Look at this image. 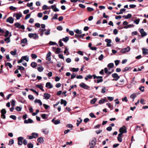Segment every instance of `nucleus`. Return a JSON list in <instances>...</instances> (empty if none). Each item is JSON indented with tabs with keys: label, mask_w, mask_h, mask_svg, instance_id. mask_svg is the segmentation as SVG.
Returning <instances> with one entry per match:
<instances>
[{
	"label": "nucleus",
	"mask_w": 148,
	"mask_h": 148,
	"mask_svg": "<svg viewBox=\"0 0 148 148\" xmlns=\"http://www.w3.org/2000/svg\"><path fill=\"white\" fill-rule=\"evenodd\" d=\"M136 97V95L134 94H133L131 95L130 96V98L132 99H133V101H134V99H135V97Z\"/></svg>",
	"instance_id": "a18cd8bd"
},
{
	"label": "nucleus",
	"mask_w": 148,
	"mask_h": 148,
	"mask_svg": "<svg viewBox=\"0 0 148 148\" xmlns=\"http://www.w3.org/2000/svg\"><path fill=\"white\" fill-rule=\"evenodd\" d=\"M62 40L60 39L59 41V45L60 47H61L63 46V43L62 42Z\"/></svg>",
	"instance_id": "3c124183"
},
{
	"label": "nucleus",
	"mask_w": 148,
	"mask_h": 148,
	"mask_svg": "<svg viewBox=\"0 0 148 148\" xmlns=\"http://www.w3.org/2000/svg\"><path fill=\"white\" fill-rule=\"evenodd\" d=\"M60 103L61 104H64V106H66L67 104V102L66 100L61 99L60 100Z\"/></svg>",
	"instance_id": "bb28decb"
},
{
	"label": "nucleus",
	"mask_w": 148,
	"mask_h": 148,
	"mask_svg": "<svg viewBox=\"0 0 148 148\" xmlns=\"http://www.w3.org/2000/svg\"><path fill=\"white\" fill-rule=\"evenodd\" d=\"M79 119H80V121H79L78 120H77V123H76V125H77V126H78V125H79V124H80V123L82 122V119H81L80 118H79Z\"/></svg>",
	"instance_id": "c9c22d12"
},
{
	"label": "nucleus",
	"mask_w": 148,
	"mask_h": 148,
	"mask_svg": "<svg viewBox=\"0 0 148 148\" xmlns=\"http://www.w3.org/2000/svg\"><path fill=\"white\" fill-rule=\"evenodd\" d=\"M130 48L129 47H127L125 48L122 49L121 51V53H124L126 52H128L130 51Z\"/></svg>",
	"instance_id": "39448f33"
},
{
	"label": "nucleus",
	"mask_w": 148,
	"mask_h": 148,
	"mask_svg": "<svg viewBox=\"0 0 148 148\" xmlns=\"http://www.w3.org/2000/svg\"><path fill=\"white\" fill-rule=\"evenodd\" d=\"M42 132L45 134H47L49 132V131L46 129L43 130Z\"/></svg>",
	"instance_id": "ea45409f"
},
{
	"label": "nucleus",
	"mask_w": 148,
	"mask_h": 148,
	"mask_svg": "<svg viewBox=\"0 0 148 148\" xmlns=\"http://www.w3.org/2000/svg\"><path fill=\"white\" fill-rule=\"evenodd\" d=\"M42 9L43 10H46L47 9H48L49 8H48V6L46 5H44L42 7Z\"/></svg>",
	"instance_id": "680f3d73"
},
{
	"label": "nucleus",
	"mask_w": 148,
	"mask_h": 148,
	"mask_svg": "<svg viewBox=\"0 0 148 148\" xmlns=\"http://www.w3.org/2000/svg\"><path fill=\"white\" fill-rule=\"evenodd\" d=\"M6 22L10 23H12L14 22V19L12 17H9L6 19Z\"/></svg>",
	"instance_id": "ddd939ff"
},
{
	"label": "nucleus",
	"mask_w": 148,
	"mask_h": 148,
	"mask_svg": "<svg viewBox=\"0 0 148 148\" xmlns=\"http://www.w3.org/2000/svg\"><path fill=\"white\" fill-rule=\"evenodd\" d=\"M103 58V54H101L98 58V59L99 60H101Z\"/></svg>",
	"instance_id": "052dcab7"
},
{
	"label": "nucleus",
	"mask_w": 148,
	"mask_h": 148,
	"mask_svg": "<svg viewBox=\"0 0 148 148\" xmlns=\"http://www.w3.org/2000/svg\"><path fill=\"white\" fill-rule=\"evenodd\" d=\"M57 29L58 30L61 31L62 30L63 28L61 26H59L57 27Z\"/></svg>",
	"instance_id": "69168bd1"
},
{
	"label": "nucleus",
	"mask_w": 148,
	"mask_h": 148,
	"mask_svg": "<svg viewBox=\"0 0 148 148\" xmlns=\"http://www.w3.org/2000/svg\"><path fill=\"white\" fill-rule=\"evenodd\" d=\"M13 16H15L17 20L19 19L22 16V14L21 13H16V14H13Z\"/></svg>",
	"instance_id": "f8f14e48"
},
{
	"label": "nucleus",
	"mask_w": 148,
	"mask_h": 148,
	"mask_svg": "<svg viewBox=\"0 0 148 148\" xmlns=\"http://www.w3.org/2000/svg\"><path fill=\"white\" fill-rule=\"evenodd\" d=\"M33 122V121L30 118L28 119V120H25L24 121V123L25 124L30 123Z\"/></svg>",
	"instance_id": "dca6fc26"
},
{
	"label": "nucleus",
	"mask_w": 148,
	"mask_h": 148,
	"mask_svg": "<svg viewBox=\"0 0 148 148\" xmlns=\"http://www.w3.org/2000/svg\"><path fill=\"white\" fill-rule=\"evenodd\" d=\"M38 35L37 34H34V35L33 36V38L35 40L38 39Z\"/></svg>",
	"instance_id": "37998d69"
},
{
	"label": "nucleus",
	"mask_w": 148,
	"mask_h": 148,
	"mask_svg": "<svg viewBox=\"0 0 148 148\" xmlns=\"http://www.w3.org/2000/svg\"><path fill=\"white\" fill-rule=\"evenodd\" d=\"M132 16V15L130 14H128L127 15H123L122 16L123 18H125V19H128L129 18H131Z\"/></svg>",
	"instance_id": "5701e85b"
},
{
	"label": "nucleus",
	"mask_w": 148,
	"mask_h": 148,
	"mask_svg": "<svg viewBox=\"0 0 148 148\" xmlns=\"http://www.w3.org/2000/svg\"><path fill=\"white\" fill-rule=\"evenodd\" d=\"M112 76L114 78L112 79L113 81H116L120 78V76L116 73L112 74Z\"/></svg>",
	"instance_id": "7ed1b4c3"
},
{
	"label": "nucleus",
	"mask_w": 148,
	"mask_h": 148,
	"mask_svg": "<svg viewBox=\"0 0 148 148\" xmlns=\"http://www.w3.org/2000/svg\"><path fill=\"white\" fill-rule=\"evenodd\" d=\"M52 122L55 125H57L60 123V120L59 119L55 120V119H52Z\"/></svg>",
	"instance_id": "4468645a"
},
{
	"label": "nucleus",
	"mask_w": 148,
	"mask_h": 148,
	"mask_svg": "<svg viewBox=\"0 0 148 148\" xmlns=\"http://www.w3.org/2000/svg\"><path fill=\"white\" fill-rule=\"evenodd\" d=\"M45 86L46 88L49 89L53 87V85L50 82H47L46 83Z\"/></svg>",
	"instance_id": "2eb2a0df"
},
{
	"label": "nucleus",
	"mask_w": 148,
	"mask_h": 148,
	"mask_svg": "<svg viewBox=\"0 0 148 148\" xmlns=\"http://www.w3.org/2000/svg\"><path fill=\"white\" fill-rule=\"evenodd\" d=\"M144 88L145 87L144 86H140L139 87V89L141 92H143L145 91Z\"/></svg>",
	"instance_id": "79ce46f5"
},
{
	"label": "nucleus",
	"mask_w": 148,
	"mask_h": 148,
	"mask_svg": "<svg viewBox=\"0 0 148 148\" xmlns=\"http://www.w3.org/2000/svg\"><path fill=\"white\" fill-rule=\"evenodd\" d=\"M24 139V138L20 136L18 138V144L19 145H21L23 144V140Z\"/></svg>",
	"instance_id": "20e7f679"
},
{
	"label": "nucleus",
	"mask_w": 148,
	"mask_h": 148,
	"mask_svg": "<svg viewBox=\"0 0 148 148\" xmlns=\"http://www.w3.org/2000/svg\"><path fill=\"white\" fill-rule=\"evenodd\" d=\"M27 146L28 148H33L34 146L32 143H30L28 144Z\"/></svg>",
	"instance_id": "603ef678"
},
{
	"label": "nucleus",
	"mask_w": 148,
	"mask_h": 148,
	"mask_svg": "<svg viewBox=\"0 0 148 148\" xmlns=\"http://www.w3.org/2000/svg\"><path fill=\"white\" fill-rule=\"evenodd\" d=\"M27 40L26 38H25L23 39H22L21 40V42L22 43H27Z\"/></svg>",
	"instance_id": "49530a36"
},
{
	"label": "nucleus",
	"mask_w": 148,
	"mask_h": 148,
	"mask_svg": "<svg viewBox=\"0 0 148 148\" xmlns=\"http://www.w3.org/2000/svg\"><path fill=\"white\" fill-rule=\"evenodd\" d=\"M1 118L3 119H5V114L6 113V111L4 109H3L1 110Z\"/></svg>",
	"instance_id": "0eeeda50"
},
{
	"label": "nucleus",
	"mask_w": 148,
	"mask_h": 148,
	"mask_svg": "<svg viewBox=\"0 0 148 148\" xmlns=\"http://www.w3.org/2000/svg\"><path fill=\"white\" fill-rule=\"evenodd\" d=\"M37 141L40 143H43L44 142L43 138L42 137L39 138L37 139Z\"/></svg>",
	"instance_id": "aec40b11"
},
{
	"label": "nucleus",
	"mask_w": 148,
	"mask_h": 148,
	"mask_svg": "<svg viewBox=\"0 0 148 148\" xmlns=\"http://www.w3.org/2000/svg\"><path fill=\"white\" fill-rule=\"evenodd\" d=\"M140 19L139 18H138L135 20L134 21V23L137 25L139 24Z\"/></svg>",
	"instance_id": "de8ad7c7"
},
{
	"label": "nucleus",
	"mask_w": 148,
	"mask_h": 148,
	"mask_svg": "<svg viewBox=\"0 0 148 148\" xmlns=\"http://www.w3.org/2000/svg\"><path fill=\"white\" fill-rule=\"evenodd\" d=\"M15 101L14 99L12 100L11 101V105H12L13 107H14L15 105Z\"/></svg>",
	"instance_id": "bf43d9fd"
},
{
	"label": "nucleus",
	"mask_w": 148,
	"mask_h": 148,
	"mask_svg": "<svg viewBox=\"0 0 148 148\" xmlns=\"http://www.w3.org/2000/svg\"><path fill=\"white\" fill-rule=\"evenodd\" d=\"M87 10L89 12L93 11L94 10V9L90 7H88L87 8Z\"/></svg>",
	"instance_id": "338daca9"
},
{
	"label": "nucleus",
	"mask_w": 148,
	"mask_h": 148,
	"mask_svg": "<svg viewBox=\"0 0 148 148\" xmlns=\"http://www.w3.org/2000/svg\"><path fill=\"white\" fill-rule=\"evenodd\" d=\"M36 87L38 88H39L42 91H44V90L43 89V87L41 85L37 84L36 85Z\"/></svg>",
	"instance_id": "cd10ccee"
},
{
	"label": "nucleus",
	"mask_w": 148,
	"mask_h": 148,
	"mask_svg": "<svg viewBox=\"0 0 148 148\" xmlns=\"http://www.w3.org/2000/svg\"><path fill=\"white\" fill-rule=\"evenodd\" d=\"M79 86L82 88L87 90H90V87L86 85V84L83 82L81 83Z\"/></svg>",
	"instance_id": "f03ea898"
},
{
	"label": "nucleus",
	"mask_w": 148,
	"mask_h": 148,
	"mask_svg": "<svg viewBox=\"0 0 148 148\" xmlns=\"http://www.w3.org/2000/svg\"><path fill=\"white\" fill-rule=\"evenodd\" d=\"M21 58L23 60H25L27 62H28L29 61V57L28 56H23Z\"/></svg>",
	"instance_id": "4be33fe9"
},
{
	"label": "nucleus",
	"mask_w": 148,
	"mask_h": 148,
	"mask_svg": "<svg viewBox=\"0 0 148 148\" xmlns=\"http://www.w3.org/2000/svg\"><path fill=\"white\" fill-rule=\"evenodd\" d=\"M92 77H93V78L94 79H95V78H97V79H99V78H102V76H96V75L95 74H94L92 75Z\"/></svg>",
	"instance_id": "a19ab883"
},
{
	"label": "nucleus",
	"mask_w": 148,
	"mask_h": 148,
	"mask_svg": "<svg viewBox=\"0 0 148 148\" xmlns=\"http://www.w3.org/2000/svg\"><path fill=\"white\" fill-rule=\"evenodd\" d=\"M30 65L32 68H35L37 66V64L36 62H34L31 63Z\"/></svg>",
	"instance_id": "a878e982"
},
{
	"label": "nucleus",
	"mask_w": 148,
	"mask_h": 148,
	"mask_svg": "<svg viewBox=\"0 0 148 148\" xmlns=\"http://www.w3.org/2000/svg\"><path fill=\"white\" fill-rule=\"evenodd\" d=\"M139 32L141 33V36L142 37H143L147 35V34L144 31L143 29H139Z\"/></svg>",
	"instance_id": "1a4fd4ad"
},
{
	"label": "nucleus",
	"mask_w": 148,
	"mask_h": 148,
	"mask_svg": "<svg viewBox=\"0 0 148 148\" xmlns=\"http://www.w3.org/2000/svg\"><path fill=\"white\" fill-rule=\"evenodd\" d=\"M15 26L17 28H21L22 29H25V27L24 25H21L20 23H16L14 24Z\"/></svg>",
	"instance_id": "423d86ee"
},
{
	"label": "nucleus",
	"mask_w": 148,
	"mask_h": 148,
	"mask_svg": "<svg viewBox=\"0 0 148 148\" xmlns=\"http://www.w3.org/2000/svg\"><path fill=\"white\" fill-rule=\"evenodd\" d=\"M14 140L12 139H11L9 141L8 145H12L14 144Z\"/></svg>",
	"instance_id": "e433bc0d"
},
{
	"label": "nucleus",
	"mask_w": 148,
	"mask_h": 148,
	"mask_svg": "<svg viewBox=\"0 0 148 148\" xmlns=\"http://www.w3.org/2000/svg\"><path fill=\"white\" fill-rule=\"evenodd\" d=\"M114 66V64L113 63H110L108 64V67L110 68H112Z\"/></svg>",
	"instance_id": "58836bf2"
},
{
	"label": "nucleus",
	"mask_w": 148,
	"mask_h": 148,
	"mask_svg": "<svg viewBox=\"0 0 148 148\" xmlns=\"http://www.w3.org/2000/svg\"><path fill=\"white\" fill-rule=\"evenodd\" d=\"M10 117L14 120H15L16 119V117L15 115H11L10 116Z\"/></svg>",
	"instance_id": "0e129e2a"
},
{
	"label": "nucleus",
	"mask_w": 148,
	"mask_h": 148,
	"mask_svg": "<svg viewBox=\"0 0 148 148\" xmlns=\"http://www.w3.org/2000/svg\"><path fill=\"white\" fill-rule=\"evenodd\" d=\"M62 41L64 42H66L69 40V38L67 36H66L65 38H63L61 39Z\"/></svg>",
	"instance_id": "c85d7f7f"
},
{
	"label": "nucleus",
	"mask_w": 148,
	"mask_h": 148,
	"mask_svg": "<svg viewBox=\"0 0 148 148\" xmlns=\"http://www.w3.org/2000/svg\"><path fill=\"white\" fill-rule=\"evenodd\" d=\"M5 66H8L10 68H12V65L10 62H5Z\"/></svg>",
	"instance_id": "72a5a7b5"
},
{
	"label": "nucleus",
	"mask_w": 148,
	"mask_h": 148,
	"mask_svg": "<svg viewBox=\"0 0 148 148\" xmlns=\"http://www.w3.org/2000/svg\"><path fill=\"white\" fill-rule=\"evenodd\" d=\"M32 135L34 138H36L38 136V133L33 132L32 134Z\"/></svg>",
	"instance_id": "473e14b6"
},
{
	"label": "nucleus",
	"mask_w": 148,
	"mask_h": 148,
	"mask_svg": "<svg viewBox=\"0 0 148 148\" xmlns=\"http://www.w3.org/2000/svg\"><path fill=\"white\" fill-rule=\"evenodd\" d=\"M85 35V34H82L80 35L76 34L75 35V37L78 39L81 38H82Z\"/></svg>",
	"instance_id": "a211bd4d"
},
{
	"label": "nucleus",
	"mask_w": 148,
	"mask_h": 148,
	"mask_svg": "<svg viewBox=\"0 0 148 148\" xmlns=\"http://www.w3.org/2000/svg\"><path fill=\"white\" fill-rule=\"evenodd\" d=\"M106 98H104V99L100 100L99 102V103L100 104L104 103L105 102H108V100H106Z\"/></svg>",
	"instance_id": "393cba45"
},
{
	"label": "nucleus",
	"mask_w": 148,
	"mask_h": 148,
	"mask_svg": "<svg viewBox=\"0 0 148 148\" xmlns=\"http://www.w3.org/2000/svg\"><path fill=\"white\" fill-rule=\"evenodd\" d=\"M9 34V32L8 30H6L4 35V36L5 37H7Z\"/></svg>",
	"instance_id": "13d9d810"
},
{
	"label": "nucleus",
	"mask_w": 148,
	"mask_h": 148,
	"mask_svg": "<svg viewBox=\"0 0 148 148\" xmlns=\"http://www.w3.org/2000/svg\"><path fill=\"white\" fill-rule=\"evenodd\" d=\"M50 29H48L47 32H45V34L47 35H49L50 33Z\"/></svg>",
	"instance_id": "6e6d98bb"
},
{
	"label": "nucleus",
	"mask_w": 148,
	"mask_h": 148,
	"mask_svg": "<svg viewBox=\"0 0 148 148\" xmlns=\"http://www.w3.org/2000/svg\"><path fill=\"white\" fill-rule=\"evenodd\" d=\"M32 58L33 59H36L37 58V55L35 54H32L31 55Z\"/></svg>",
	"instance_id": "8fccbe9b"
},
{
	"label": "nucleus",
	"mask_w": 148,
	"mask_h": 148,
	"mask_svg": "<svg viewBox=\"0 0 148 148\" xmlns=\"http://www.w3.org/2000/svg\"><path fill=\"white\" fill-rule=\"evenodd\" d=\"M50 7L52 8L54 12H58L59 11V9L56 8V4H54L51 5Z\"/></svg>",
	"instance_id": "9b49d317"
},
{
	"label": "nucleus",
	"mask_w": 148,
	"mask_h": 148,
	"mask_svg": "<svg viewBox=\"0 0 148 148\" xmlns=\"http://www.w3.org/2000/svg\"><path fill=\"white\" fill-rule=\"evenodd\" d=\"M97 100V99L96 98H94L91 100L90 101V103L91 104H94L95 102Z\"/></svg>",
	"instance_id": "f704fd0d"
},
{
	"label": "nucleus",
	"mask_w": 148,
	"mask_h": 148,
	"mask_svg": "<svg viewBox=\"0 0 148 148\" xmlns=\"http://www.w3.org/2000/svg\"><path fill=\"white\" fill-rule=\"evenodd\" d=\"M28 98L31 100H33L34 99V97L32 95H29L28 96Z\"/></svg>",
	"instance_id": "5fc2aeb1"
},
{
	"label": "nucleus",
	"mask_w": 148,
	"mask_h": 148,
	"mask_svg": "<svg viewBox=\"0 0 148 148\" xmlns=\"http://www.w3.org/2000/svg\"><path fill=\"white\" fill-rule=\"evenodd\" d=\"M34 102L35 103H38L39 104L40 106H41L42 105V103L40 99H36L35 100Z\"/></svg>",
	"instance_id": "412c9836"
},
{
	"label": "nucleus",
	"mask_w": 148,
	"mask_h": 148,
	"mask_svg": "<svg viewBox=\"0 0 148 148\" xmlns=\"http://www.w3.org/2000/svg\"><path fill=\"white\" fill-rule=\"evenodd\" d=\"M51 95L48 93H45L44 94V98L46 99H49Z\"/></svg>",
	"instance_id": "f3484780"
},
{
	"label": "nucleus",
	"mask_w": 148,
	"mask_h": 148,
	"mask_svg": "<svg viewBox=\"0 0 148 148\" xmlns=\"http://www.w3.org/2000/svg\"><path fill=\"white\" fill-rule=\"evenodd\" d=\"M61 49L58 48L56 49V51L55 52L56 54L59 53L60 52Z\"/></svg>",
	"instance_id": "864d4df0"
},
{
	"label": "nucleus",
	"mask_w": 148,
	"mask_h": 148,
	"mask_svg": "<svg viewBox=\"0 0 148 148\" xmlns=\"http://www.w3.org/2000/svg\"><path fill=\"white\" fill-rule=\"evenodd\" d=\"M134 27V25L133 24H129L127 26H125L123 28L125 29H127L128 28H130L131 27Z\"/></svg>",
	"instance_id": "c756f323"
},
{
	"label": "nucleus",
	"mask_w": 148,
	"mask_h": 148,
	"mask_svg": "<svg viewBox=\"0 0 148 148\" xmlns=\"http://www.w3.org/2000/svg\"><path fill=\"white\" fill-rule=\"evenodd\" d=\"M122 135H122V133H119L118 135L117 139L118 141L120 142H121L122 141V138H121Z\"/></svg>",
	"instance_id": "6ab92c4d"
},
{
	"label": "nucleus",
	"mask_w": 148,
	"mask_h": 148,
	"mask_svg": "<svg viewBox=\"0 0 148 148\" xmlns=\"http://www.w3.org/2000/svg\"><path fill=\"white\" fill-rule=\"evenodd\" d=\"M44 69V68L43 66H40L38 67L37 68L38 71L39 72H42Z\"/></svg>",
	"instance_id": "2f4dec72"
},
{
	"label": "nucleus",
	"mask_w": 148,
	"mask_h": 148,
	"mask_svg": "<svg viewBox=\"0 0 148 148\" xmlns=\"http://www.w3.org/2000/svg\"><path fill=\"white\" fill-rule=\"evenodd\" d=\"M17 50L16 49H14V51H12L10 52V54L13 55L15 56L16 54Z\"/></svg>",
	"instance_id": "7c9ffc66"
},
{
	"label": "nucleus",
	"mask_w": 148,
	"mask_h": 148,
	"mask_svg": "<svg viewBox=\"0 0 148 148\" xmlns=\"http://www.w3.org/2000/svg\"><path fill=\"white\" fill-rule=\"evenodd\" d=\"M96 139L95 138L91 142L89 143V145L90 146L94 147L96 144Z\"/></svg>",
	"instance_id": "6e6552de"
},
{
	"label": "nucleus",
	"mask_w": 148,
	"mask_h": 148,
	"mask_svg": "<svg viewBox=\"0 0 148 148\" xmlns=\"http://www.w3.org/2000/svg\"><path fill=\"white\" fill-rule=\"evenodd\" d=\"M143 53V55H145L148 54V50L146 48H143L142 49Z\"/></svg>",
	"instance_id": "b1692460"
},
{
	"label": "nucleus",
	"mask_w": 148,
	"mask_h": 148,
	"mask_svg": "<svg viewBox=\"0 0 148 148\" xmlns=\"http://www.w3.org/2000/svg\"><path fill=\"white\" fill-rule=\"evenodd\" d=\"M4 40L5 41H7V43H8L10 42V37H7L4 39Z\"/></svg>",
	"instance_id": "c03bdc74"
},
{
	"label": "nucleus",
	"mask_w": 148,
	"mask_h": 148,
	"mask_svg": "<svg viewBox=\"0 0 148 148\" xmlns=\"http://www.w3.org/2000/svg\"><path fill=\"white\" fill-rule=\"evenodd\" d=\"M17 67L18 68V69L20 70L21 71L23 70H24V68L22 66H18Z\"/></svg>",
	"instance_id": "09e8293b"
},
{
	"label": "nucleus",
	"mask_w": 148,
	"mask_h": 148,
	"mask_svg": "<svg viewBox=\"0 0 148 148\" xmlns=\"http://www.w3.org/2000/svg\"><path fill=\"white\" fill-rule=\"evenodd\" d=\"M97 83L101 82L103 81V79L102 78H99V79H97Z\"/></svg>",
	"instance_id": "4d7b16f0"
},
{
	"label": "nucleus",
	"mask_w": 148,
	"mask_h": 148,
	"mask_svg": "<svg viewBox=\"0 0 148 148\" xmlns=\"http://www.w3.org/2000/svg\"><path fill=\"white\" fill-rule=\"evenodd\" d=\"M16 110L18 111H20L21 110V108L19 106H17L16 108Z\"/></svg>",
	"instance_id": "774afa93"
},
{
	"label": "nucleus",
	"mask_w": 148,
	"mask_h": 148,
	"mask_svg": "<svg viewBox=\"0 0 148 148\" xmlns=\"http://www.w3.org/2000/svg\"><path fill=\"white\" fill-rule=\"evenodd\" d=\"M120 133H122V135L124 133L127 132V129L125 126L123 125L122 127L120 128L119 130Z\"/></svg>",
	"instance_id": "f257e3e1"
},
{
	"label": "nucleus",
	"mask_w": 148,
	"mask_h": 148,
	"mask_svg": "<svg viewBox=\"0 0 148 148\" xmlns=\"http://www.w3.org/2000/svg\"><path fill=\"white\" fill-rule=\"evenodd\" d=\"M105 41L107 42V43H110L111 42V40L110 39H105Z\"/></svg>",
	"instance_id": "e2e57ef3"
},
{
	"label": "nucleus",
	"mask_w": 148,
	"mask_h": 148,
	"mask_svg": "<svg viewBox=\"0 0 148 148\" xmlns=\"http://www.w3.org/2000/svg\"><path fill=\"white\" fill-rule=\"evenodd\" d=\"M75 32L78 34H80L82 33V31L81 30H79L78 29H76L75 31Z\"/></svg>",
	"instance_id": "4c0bfd02"
},
{
	"label": "nucleus",
	"mask_w": 148,
	"mask_h": 148,
	"mask_svg": "<svg viewBox=\"0 0 148 148\" xmlns=\"http://www.w3.org/2000/svg\"><path fill=\"white\" fill-rule=\"evenodd\" d=\"M51 53L50 52H48L47 53V54L46 56V60L48 61H50L51 59Z\"/></svg>",
	"instance_id": "9d476101"
}]
</instances>
